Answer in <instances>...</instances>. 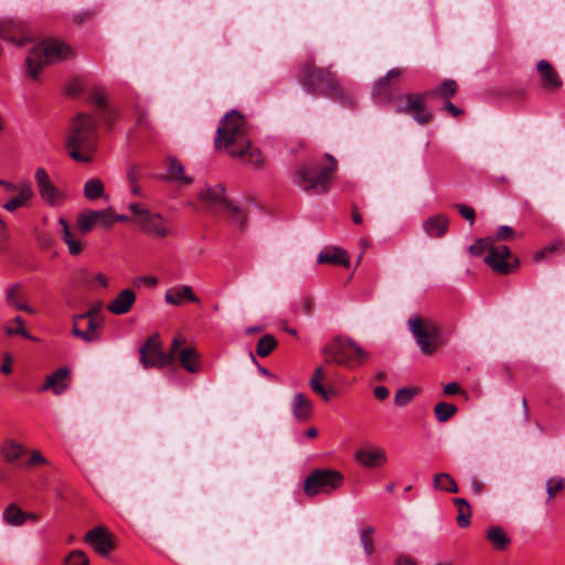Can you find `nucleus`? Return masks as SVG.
Listing matches in <instances>:
<instances>
[{
	"instance_id": "nucleus-1",
	"label": "nucleus",
	"mask_w": 565,
	"mask_h": 565,
	"mask_svg": "<svg viewBox=\"0 0 565 565\" xmlns=\"http://www.w3.org/2000/svg\"><path fill=\"white\" fill-rule=\"evenodd\" d=\"M215 147L225 149L232 157H237L254 168H260L264 162L262 152L252 148L245 120L236 110L227 113L221 119L216 130Z\"/></svg>"
},
{
	"instance_id": "nucleus-2",
	"label": "nucleus",
	"mask_w": 565,
	"mask_h": 565,
	"mask_svg": "<svg viewBox=\"0 0 565 565\" xmlns=\"http://www.w3.org/2000/svg\"><path fill=\"white\" fill-rule=\"evenodd\" d=\"M404 73L403 68H391L385 76L380 77L373 86V95L379 103L393 104L397 114H408L419 125L428 124L433 116L425 107L428 93L412 94L405 93L394 96L391 82L397 79Z\"/></svg>"
},
{
	"instance_id": "nucleus-3",
	"label": "nucleus",
	"mask_w": 565,
	"mask_h": 565,
	"mask_svg": "<svg viewBox=\"0 0 565 565\" xmlns=\"http://www.w3.org/2000/svg\"><path fill=\"white\" fill-rule=\"evenodd\" d=\"M97 146L98 129L95 118L84 113L77 114L72 120L66 137L68 156L77 162H90Z\"/></svg>"
},
{
	"instance_id": "nucleus-4",
	"label": "nucleus",
	"mask_w": 565,
	"mask_h": 565,
	"mask_svg": "<svg viewBox=\"0 0 565 565\" xmlns=\"http://www.w3.org/2000/svg\"><path fill=\"white\" fill-rule=\"evenodd\" d=\"M326 159L328 162L323 166L309 162L298 167L292 175L294 184L309 194L328 192L338 164L329 153L326 154Z\"/></svg>"
},
{
	"instance_id": "nucleus-5",
	"label": "nucleus",
	"mask_w": 565,
	"mask_h": 565,
	"mask_svg": "<svg viewBox=\"0 0 565 565\" xmlns=\"http://www.w3.org/2000/svg\"><path fill=\"white\" fill-rule=\"evenodd\" d=\"M299 81L310 94L331 98L341 95L337 78L328 68L318 67L312 60H308L299 65Z\"/></svg>"
},
{
	"instance_id": "nucleus-6",
	"label": "nucleus",
	"mask_w": 565,
	"mask_h": 565,
	"mask_svg": "<svg viewBox=\"0 0 565 565\" xmlns=\"http://www.w3.org/2000/svg\"><path fill=\"white\" fill-rule=\"evenodd\" d=\"M72 55L71 46L64 42L53 39L45 40L33 46L26 56L28 74L36 79L44 65L66 60Z\"/></svg>"
},
{
	"instance_id": "nucleus-7",
	"label": "nucleus",
	"mask_w": 565,
	"mask_h": 565,
	"mask_svg": "<svg viewBox=\"0 0 565 565\" xmlns=\"http://www.w3.org/2000/svg\"><path fill=\"white\" fill-rule=\"evenodd\" d=\"M323 354L328 363L332 362L347 369L360 366L369 358V352L362 347L343 337H338L327 344Z\"/></svg>"
},
{
	"instance_id": "nucleus-8",
	"label": "nucleus",
	"mask_w": 565,
	"mask_h": 565,
	"mask_svg": "<svg viewBox=\"0 0 565 565\" xmlns=\"http://www.w3.org/2000/svg\"><path fill=\"white\" fill-rule=\"evenodd\" d=\"M128 210L134 214L136 223L146 235L163 239L174 235V230L169 220L161 213L150 211L146 205L138 202L128 204Z\"/></svg>"
},
{
	"instance_id": "nucleus-9",
	"label": "nucleus",
	"mask_w": 565,
	"mask_h": 565,
	"mask_svg": "<svg viewBox=\"0 0 565 565\" xmlns=\"http://www.w3.org/2000/svg\"><path fill=\"white\" fill-rule=\"evenodd\" d=\"M407 327L424 355H433L444 344L440 328L430 319L413 315L407 320Z\"/></svg>"
},
{
	"instance_id": "nucleus-10",
	"label": "nucleus",
	"mask_w": 565,
	"mask_h": 565,
	"mask_svg": "<svg viewBox=\"0 0 565 565\" xmlns=\"http://www.w3.org/2000/svg\"><path fill=\"white\" fill-rule=\"evenodd\" d=\"M182 342L183 338L181 335L174 337L172 340L170 351L168 353H164L162 351V343L159 334H152L139 348L140 363L145 369L164 367L172 363Z\"/></svg>"
},
{
	"instance_id": "nucleus-11",
	"label": "nucleus",
	"mask_w": 565,
	"mask_h": 565,
	"mask_svg": "<svg viewBox=\"0 0 565 565\" xmlns=\"http://www.w3.org/2000/svg\"><path fill=\"white\" fill-rule=\"evenodd\" d=\"M341 472L333 469H316L305 480L303 492L312 498L319 494H330L343 483Z\"/></svg>"
},
{
	"instance_id": "nucleus-12",
	"label": "nucleus",
	"mask_w": 565,
	"mask_h": 565,
	"mask_svg": "<svg viewBox=\"0 0 565 565\" xmlns=\"http://www.w3.org/2000/svg\"><path fill=\"white\" fill-rule=\"evenodd\" d=\"M34 178L39 194L46 204L50 206H60L65 202L66 194L52 183L44 168H38Z\"/></svg>"
},
{
	"instance_id": "nucleus-13",
	"label": "nucleus",
	"mask_w": 565,
	"mask_h": 565,
	"mask_svg": "<svg viewBox=\"0 0 565 565\" xmlns=\"http://www.w3.org/2000/svg\"><path fill=\"white\" fill-rule=\"evenodd\" d=\"M0 38L22 46L32 41V33L28 22L7 19L0 22Z\"/></svg>"
},
{
	"instance_id": "nucleus-14",
	"label": "nucleus",
	"mask_w": 565,
	"mask_h": 565,
	"mask_svg": "<svg viewBox=\"0 0 565 565\" xmlns=\"http://www.w3.org/2000/svg\"><path fill=\"white\" fill-rule=\"evenodd\" d=\"M510 256L511 252L508 246H495L493 244V246L484 257V263L495 273L509 274L519 266V260L516 258L513 260V263L508 262Z\"/></svg>"
},
{
	"instance_id": "nucleus-15",
	"label": "nucleus",
	"mask_w": 565,
	"mask_h": 565,
	"mask_svg": "<svg viewBox=\"0 0 565 565\" xmlns=\"http://www.w3.org/2000/svg\"><path fill=\"white\" fill-rule=\"evenodd\" d=\"M115 222L111 209L106 210H85L77 217V227L84 234L93 230L96 224L104 227H110Z\"/></svg>"
},
{
	"instance_id": "nucleus-16",
	"label": "nucleus",
	"mask_w": 565,
	"mask_h": 565,
	"mask_svg": "<svg viewBox=\"0 0 565 565\" xmlns=\"http://www.w3.org/2000/svg\"><path fill=\"white\" fill-rule=\"evenodd\" d=\"M84 541L102 556H107L115 548L113 535L104 526H96L88 531Z\"/></svg>"
},
{
	"instance_id": "nucleus-17",
	"label": "nucleus",
	"mask_w": 565,
	"mask_h": 565,
	"mask_svg": "<svg viewBox=\"0 0 565 565\" xmlns=\"http://www.w3.org/2000/svg\"><path fill=\"white\" fill-rule=\"evenodd\" d=\"M198 199L204 203L209 209H216L223 211L228 206L226 199L225 186L221 183L215 185L205 184L198 193Z\"/></svg>"
},
{
	"instance_id": "nucleus-18",
	"label": "nucleus",
	"mask_w": 565,
	"mask_h": 565,
	"mask_svg": "<svg viewBox=\"0 0 565 565\" xmlns=\"http://www.w3.org/2000/svg\"><path fill=\"white\" fill-rule=\"evenodd\" d=\"M536 70L540 84L544 90L554 92L562 87V78L550 62L545 60L539 61Z\"/></svg>"
},
{
	"instance_id": "nucleus-19",
	"label": "nucleus",
	"mask_w": 565,
	"mask_h": 565,
	"mask_svg": "<svg viewBox=\"0 0 565 565\" xmlns=\"http://www.w3.org/2000/svg\"><path fill=\"white\" fill-rule=\"evenodd\" d=\"M103 320H88L86 330L79 328V321L73 322L71 333L84 341L85 343H94L100 340L103 330Z\"/></svg>"
},
{
	"instance_id": "nucleus-20",
	"label": "nucleus",
	"mask_w": 565,
	"mask_h": 565,
	"mask_svg": "<svg viewBox=\"0 0 565 565\" xmlns=\"http://www.w3.org/2000/svg\"><path fill=\"white\" fill-rule=\"evenodd\" d=\"M164 300L172 306H181L185 301L200 303L199 297L195 296L191 286L180 285L169 288L166 291Z\"/></svg>"
},
{
	"instance_id": "nucleus-21",
	"label": "nucleus",
	"mask_w": 565,
	"mask_h": 565,
	"mask_svg": "<svg viewBox=\"0 0 565 565\" xmlns=\"http://www.w3.org/2000/svg\"><path fill=\"white\" fill-rule=\"evenodd\" d=\"M136 301V294L131 289L121 290L116 298L107 305L109 312L114 315H125L132 308Z\"/></svg>"
},
{
	"instance_id": "nucleus-22",
	"label": "nucleus",
	"mask_w": 565,
	"mask_h": 565,
	"mask_svg": "<svg viewBox=\"0 0 565 565\" xmlns=\"http://www.w3.org/2000/svg\"><path fill=\"white\" fill-rule=\"evenodd\" d=\"M33 196H34V191L32 189L31 183L26 180H23L21 191L18 194H15L13 198L8 200L6 203H3L2 207L6 211L12 213V212L17 211L18 209L28 206Z\"/></svg>"
},
{
	"instance_id": "nucleus-23",
	"label": "nucleus",
	"mask_w": 565,
	"mask_h": 565,
	"mask_svg": "<svg viewBox=\"0 0 565 565\" xmlns=\"http://www.w3.org/2000/svg\"><path fill=\"white\" fill-rule=\"evenodd\" d=\"M70 375V370L67 367H60L52 374H50L41 391L52 390L55 395H60L64 393L68 386L67 377Z\"/></svg>"
},
{
	"instance_id": "nucleus-24",
	"label": "nucleus",
	"mask_w": 565,
	"mask_h": 565,
	"mask_svg": "<svg viewBox=\"0 0 565 565\" xmlns=\"http://www.w3.org/2000/svg\"><path fill=\"white\" fill-rule=\"evenodd\" d=\"M313 404L303 394L297 393L291 401V411L294 417L299 422H306L311 417Z\"/></svg>"
},
{
	"instance_id": "nucleus-25",
	"label": "nucleus",
	"mask_w": 565,
	"mask_h": 565,
	"mask_svg": "<svg viewBox=\"0 0 565 565\" xmlns=\"http://www.w3.org/2000/svg\"><path fill=\"white\" fill-rule=\"evenodd\" d=\"M449 227V218L444 214H437L427 218L423 228L430 237H441L445 235Z\"/></svg>"
},
{
	"instance_id": "nucleus-26",
	"label": "nucleus",
	"mask_w": 565,
	"mask_h": 565,
	"mask_svg": "<svg viewBox=\"0 0 565 565\" xmlns=\"http://www.w3.org/2000/svg\"><path fill=\"white\" fill-rule=\"evenodd\" d=\"M21 288L20 284L9 285L4 290L6 302L17 310L34 315L36 310L33 307L20 301Z\"/></svg>"
},
{
	"instance_id": "nucleus-27",
	"label": "nucleus",
	"mask_w": 565,
	"mask_h": 565,
	"mask_svg": "<svg viewBox=\"0 0 565 565\" xmlns=\"http://www.w3.org/2000/svg\"><path fill=\"white\" fill-rule=\"evenodd\" d=\"M317 262L319 264H334L349 267L350 257L344 249L335 247L320 252Z\"/></svg>"
},
{
	"instance_id": "nucleus-28",
	"label": "nucleus",
	"mask_w": 565,
	"mask_h": 565,
	"mask_svg": "<svg viewBox=\"0 0 565 565\" xmlns=\"http://www.w3.org/2000/svg\"><path fill=\"white\" fill-rule=\"evenodd\" d=\"M167 180L179 184H191L192 179L185 174L184 166L174 157L168 158Z\"/></svg>"
},
{
	"instance_id": "nucleus-29",
	"label": "nucleus",
	"mask_w": 565,
	"mask_h": 565,
	"mask_svg": "<svg viewBox=\"0 0 565 565\" xmlns=\"http://www.w3.org/2000/svg\"><path fill=\"white\" fill-rule=\"evenodd\" d=\"M355 458L362 465L367 468L382 466L386 462V456L384 450H359L355 454Z\"/></svg>"
},
{
	"instance_id": "nucleus-30",
	"label": "nucleus",
	"mask_w": 565,
	"mask_h": 565,
	"mask_svg": "<svg viewBox=\"0 0 565 565\" xmlns=\"http://www.w3.org/2000/svg\"><path fill=\"white\" fill-rule=\"evenodd\" d=\"M324 380V371L321 366L317 367L310 379L311 390L320 395L324 401H329L332 395L335 394L333 388H326L321 382Z\"/></svg>"
},
{
	"instance_id": "nucleus-31",
	"label": "nucleus",
	"mask_w": 565,
	"mask_h": 565,
	"mask_svg": "<svg viewBox=\"0 0 565 565\" xmlns=\"http://www.w3.org/2000/svg\"><path fill=\"white\" fill-rule=\"evenodd\" d=\"M181 365L190 373H196L201 369L199 354L193 348H184L179 352Z\"/></svg>"
},
{
	"instance_id": "nucleus-32",
	"label": "nucleus",
	"mask_w": 565,
	"mask_h": 565,
	"mask_svg": "<svg viewBox=\"0 0 565 565\" xmlns=\"http://www.w3.org/2000/svg\"><path fill=\"white\" fill-rule=\"evenodd\" d=\"M58 223L62 227V239L67 245L68 253L73 256L78 255L82 252L81 241L74 237L65 218L61 217Z\"/></svg>"
},
{
	"instance_id": "nucleus-33",
	"label": "nucleus",
	"mask_w": 565,
	"mask_h": 565,
	"mask_svg": "<svg viewBox=\"0 0 565 565\" xmlns=\"http://www.w3.org/2000/svg\"><path fill=\"white\" fill-rule=\"evenodd\" d=\"M487 539L499 551H504L511 542L507 532L501 526L490 527L487 532Z\"/></svg>"
},
{
	"instance_id": "nucleus-34",
	"label": "nucleus",
	"mask_w": 565,
	"mask_h": 565,
	"mask_svg": "<svg viewBox=\"0 0 565 565\" xmlns=\"http://www.w3.org/2000/svg\"><path fill=\"white\" fill-rule=\"evenodd\" d=\"M434 488L449 493L458 492V486L455 479L449 473L446 472H439L435 475Z\"/></svg>"
},
{
	"instance_id": "nucleus-35",
	"label": "nucleus",
	"mask_w": 565,
	"mask_h": 565,
	"mask_svg": "<svg viewBox=\"0 0 565 565\" xmlns=\"http://www.w3.org/2000/svg\"><path fill=\"white\" fill-rule=\"evenodd\" d=\"M84 195L87 200L95 201L105 195L104 183L97 179H88L84 184Z\"/></svg>"
},
{
	"instance_id": "nucleus-36",
	"label": "nucleus",
	"mask_w": 565,
	"mask_h": 565,
	"mask_svg": "<svg viewBox=\"0 0 565 565\" xmlns=\"http://www.w3.org/2000/svg\"><path fill=\"white\" fill-rule=\"evenodd\" d=\"M457 83L454 79H445L438 87L427 93L428 97H441L449 100L457 93Z\"/></svg>"
},
{
	"instance_id": "nucleus-37",
	"label": "nucleus",
	"mask_w": 565,
	"mask_h": 565,
	"mask_svg": "<svg viewBox=\"0 0 565 565\" xmlns=\"http://www.w3.org/2000/svg\"><path fill=\"white\" fill-rule=\"evenodd\" d=\"M4 331L8 335H21L24 339L31 341H38V338L31 335V333L24 328V321L20 316H17L12 320V324H7Z\"/></svg>"
},
{
	"instance_id": "nucleus-38",
	"label": "nucleus",
	"mask_w": 565,
	"mask_h": 565,
	"mask_svg": "<svg viewBox=\"0 0 565 565\" xmlns=\"http://www.w3.org/2000/svg\"><path fill=\"white\" fill-rule=\"evenodd\" d=\"M3 520L10 525L20 526L25 522L24 511L12 503L3 511Z\"/></svg>"
},
{
	"instance_id": "nucleus-39",
	"label": "nucleus",
	"mask_w": 565,
	"mask_h": 565,
	"mask_svg": "<svg viewBox=\"0 0 565 565\" xmlns=\"http://www.w3.org/2000/svg\"><path fill=\"white\" fill-rule=\"evenodd\" d=\"M434 412L437 420L445 423L456 414L457 407L454 404L439 402L435 405Z\"/></svg>"
},
{
	"instance_id": "nucleus-40",
	"label": "nucleus",
	"mask_w": 565,
	"mask_h": 565,
	"mask_svg": "<svg viewBox=\"0 0 565 565\" xmlns=\"http://www.w3.org/2000/svg\"><path fill=\"white\" fill-rule=\"evenodd\" d=\"M276 345V339L271 334H265L258 340L256 352L259 356L265 358L274 351Z\"/></svg>"
},
{
	"instance_id": "nucleus-41",
	"label": "nucleus",
	"mask_w": 565,
	"mask_h": 565,
	"mask_svg": "<svg viewBox=\"0 0 565 565\" xmlns=\"http://www.w3.org/2000/svg\"><path fill=\"white\" fill-rule=\"evenodd\" d=\"M375 533V529L373 526H366L361 530L360 532V540L361 544L363 546L364 553L370 556L374 553V542H373V534Z\"/></svg>"
},
{
	"instance_id": "nucleus-42",
	"label": "nucleus",
	"mask_w": 565,
	"mask_h": 565,
	"mask_svg": "<svg viewBox=\"0 0 565 565\" xmlns=\"http://www.w3.org/2000/svg\"><path fill=\"white\" fill-rule=\"evenodd\" d=\"M494 242L492 237L479 238L476 243L469 246V253L473 256H481L486 252L488 254Z\"/></svg>"
},
{
	"instance_id": "nucleus-43",
	"label": "nucleus",
	"mask_w": 565,
	"mask_h": 565,
	"mask_svg": "<svg viewBox=\"0 0 565 565\" xmlns=\"http://www.w3.org/2000/svg\"><path fill=\"white\" fill-rule=\"evenodd\" d=\"M223 212L227 213L231 222L241 230L245 227L246 216L236 205L228 202V206L224 207Z\"/></svg>"
},
{
	"instance_id": "nucleus-44",
	"label": "nucleus",
	"mask_w": 565,
	"mask_h": 565,
	"mask_svg": "<svg viewBox=\"0 0 565 565\" xmlns=\"http://www.w3.org/2000/svg\"><path fill=\"white\" fill-rule=\"evenodd\" d=\"M417 394L416 388L403 387L399 388L394 396V404L398 407L406 406L412 402L414 396Z\"/></svg>"
},
{
	"instance_id": "nucleus-45",
	"label": "nucleus",
	"mask_w": 565,
	"mask_h": 565,
	"mask_svg": "<svg viewBox=\"0 0 565 565\" xmlns=\"http://www.w3.org/2000/svg\"><path fill=\"white\" fill-rule=\"evenodd\" d=\"M2 452L8 461L13 462L22 457L24 448L21 444L11 441L2 448Z\"/></svg>"
},
{
	"instance_id": "nucleus-46",
	"label": "nucleus",
	"mask_w": 565,
	"mask_h": 565,
	"mask_svg": "<svg viewBox=\"0 0 565 565\" xmlns=\"http://www.w3.org/2000/svg\"><path fill=\"white\" fill-rule=\"evenodd\" d=\"M565 487V480L562 477H552L546 481L547 501L553 500L556 494Z\"/></svg>"
},
{
	"instance_id": "nucleus-47",
	"label": "nucleus",
	"mask_w": 565,
	"mask_h": 565,
	"mask_svg": "<svg viewBox=\"0 0 565 565\" xmlns=\"http://www.w3.org/2000/svg\"><path fill=\"white\" fill-rule=\"evenodd\" d=\"M64 565H89V558L84 551L74 550L65 556Z\"/></svg>"
},
{
	"instance_id": "nucleus-48",
	"label": "nucleus",
	"mask_w": 565,
	"mask_h": 565,
	"mask_svg": "<svg viewBox=\"0 0 565 565\" xmlns=\"http://www.w3.org/2000/svg\"><path fill=\"white\" fill-rule=\"evenodd\" d=\"M559 252L565 253V243L564 242H556L554 244H551L543 248L542 250L537 252L535 255V260H540L543 257H545L547 254Z\"/></svg>"
},
{
	"instance_id": "nucleus-49",
	"label": "nucleus",
	"mask_w": 565,
	"mask_h": 565,
	"mask_svg": "<svg viewBox=\"0 0 565 565\" xmlns=\"http://www.w3.org/2000/svg\"><path fill=\"white\" fill-rule=\"evenodd\" d=\"M102 306L103 303L102 302H97L96 305H94L90 309H88L87 311L83 312V313H79V315H76L73 317V322H76V321H82L84 319H97V315L99 312V310L102 309Z\"/></svg>"
},
{
	"instance_id": "nucleus-50",
	"label": "nucleus",
	"mask_w": 565,
	"mask_h": 565,
	"mask_svg": "<svg viewBox=\"0 0 565 565\" xmlns=\"http://www.w3.org/2000/svg\"><path fill=\"white\" fill-rule=\"evenodd\" d=\"M458 510L457 515V524L459 527H467L470 524V518H471V508L470 507H463Z\"/></svg>"
},
{
	"instance_id": "nucleus-51",
	"label": "nucleus",
	"mask_w": 565,
	"mask_h": 565,
	"mask_svg": "<svg viewBox=\"0 0 565 565\" xmlns=\"http://www.w3.org/2000/svg\"><path fill=\"white\" fill-rule=\"evenodd\" d=\"M455 209L459 212V214L467 220L470 224H473L476 221L475 210L466 204L457 203L455 204Z\"/></svg>"
},
{
	"instance_id": "nucleus-52",
	"label": "nucleus",
	"mask_w": 565,
	"mask_h": 565,
	"mask_svg": "<svg viewBox=\"0 0 565 565\" xmlns=\"http://www.w3.org/2000/svg\"><path fill=\"white\" fill-rule=\"evenodd\" d=\"M0 186H2L6 194H18L22 188V181L13 183L7 180L0 179Z\"/></svg>"
},
{
	"instance_id": "nucleus-53",
	"label": "nucleus",
	"mask_w": 565,
	"mask_h": 565,
	"mask_svg": "<svg viewBox=\"0 0 565 565\" xmlns=\"http://www.w3.org/2000/svg\"><path fill=\"white\" fill-rule=\"evenodd\" d=\"M514 234V231L511 226L502 225L497 230L495 237L499 241H507L510 237H512Z\"/></svg>"
},
{
	"instance_id": "nucleus-54",
	"label": "nucleus",
	"mask_w": 565,
	"mask_h": 565,
	"mask_svg": "<svg viewBox=\"0 0 565 565\" xmlns=\"http://www.w3.org/2000/svg\"><path fill=\"white\" fill-rule=\"evenodd\" d=\"M90 99L100 108V110L107 107L106 97L100 90H94L92 93Z\"/></svg>"
},
{
	"instance_id": "nucleus-55",
	"label": "nucleus",
	"mask_w": 565,
	"mask_h": 565,
	"mask_svg": "<svg viewBox=\"0 0 565 565\" xmlns=\"http://www.w3.org/2000/svg\"><path fill=\"white\" fill-rule=\"evenodd\" d=\"M98 117L106 124V125H111L115 117H116V113L115 110H111V109H108L107 107L102 109L99 113H98Z\"/></svg>"
},
{
	"instance_id": "nucleus-56",
	"label": "nucleus",
	"mask_w": 565,
	"mask_h": 565,
	"mask_svg": "<svg viewBox=\"0 0 565 565\" xmlns=\"http://www.w3.org/2000/svg\"><path fill=\"white\" fill-rule=\"evenodd\" d=\"M74 280L77 284H82L83 286H89L88 271L84 268L78 269L77 271L74 273Z\"/></svg>"
},
{
	"instance_id": "nucleus-57",
	"label": "nucleus",
	"mask_w": 565,
	"mask_h": 565,
	"mask_svg": "<svg viewBox=\"0 0 565 565\" xmlns=\"http://www.w3.org/2000/svg\"><path fill=\"white\" fill-rule=\"evenodd\" d=\"M47 460L42 456V454L38 450H33L28 465H45Z\"/></svg>"
},
{
	"instance_id": "nucleus-58",
	"label": "nucleus",
	"mask_w": 565,
	"mask_h": 565,
	"mask_svg": "<svg viewBox=\"0 0 565 565\" xmlns=\"http://www.w3.org/2000/svg\"><path fill=\"white\" fill-rule=\"evenodd\" d=\"M444 108L452 116L458 117L462 114V110L454 105L450 100H446Z\"/></svg>"
},
{
	"instance_id": "nucleus-59",
	"label": "nucleus",
	"mask_w": 565,
	"mask_h": 565,
	"mask_svg": "<svg viewBox=\"0 0 565 565\" xmlns=\"http://www.w3.org/2000/svg\"><path fill=\"white\" fill-rule=\"evenodd\" d=\"M140 177V171L138 167H131L127 172V178L130 184L137 183Z\"/></svg>"
},
{
	"instance_id": "nucleus-60",
	"label": "nucleus",
	"mask_w": 565,
	"mask_h": 565,
	"mask_svg": "<svg viewBox=\"0 0 565 565\" xmlns=\"http://www.w3.org/2000/svg\"><path fill=\"white\" fill-rule=\"evenodd\" d=\"M8 236L7 225L0 217V250L3 248V243L8 239Z\"/></svg>"
},
{
	"instance_id": "nucleus-61",
	"label": "nucleus",
	"mask_w": 565,
	"mask_h": 565,
	"mask_svg": "<svg viewBox=\"0 0 565 565\" xmlns=\"http://www.w3.org/2000/svg\"><path fill=\"white\" fill-rule=\"evenodd\" d=\"M444 392L447 395H455L460 392V386L457 382H450L444 387Z\"/></svg>"
},
{
	"instance_id": "nucleus-62",
	"label": "nucleus",
	"mask_w": 565,
	"mask_h": 565,
	"mask_svg": "<svg viewBox=\"0 0 565 565\" xmlns=\"http://www.w3.org/2000/svg\"><path fill=\"white\" fill-rule=\"evenodd\" d=\"M388 390L385 386H376L374 388V395L377 399L384 401L388 397Z\"/></svg>"
},
{
	"instance_id": "nucleus-63",
	"label": "nucleus",
	"mask_w": 565,
	"mask_h": 565,
	"mask_svg": "<svg viewBox=\"0 0 565 565\" xmlns=\"http://www.w3.org/2000/svg\"><path fill=\"white\" fill-rule=\"evenodd\" d=\"M395 565H417V563L407 555H399L395 561Z\"/></svg>"
},
{
	"instance_id": "nucleus-64",
	"label": "nucleus",
	"mask_w": 565,
	"mask_h": 565,
	"mask_svg": "<svg viewBox=\"0 0 565 565\" xmlns=\"http://www.w3.org/2000/svg\"><path fill=\"white\" fill-rule=\"evenodd\" d=\"M11 364H12V359H11L10 354H6L3 364L1 366V372L3 374H10L12 372Z\"/></svg>"
}]
</instances>
